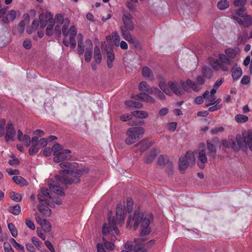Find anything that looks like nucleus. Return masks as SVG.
Here are the masks:
<instances>
[{"instance_id": "obj_1", "label": "nucleus", "mask_w": 252, "mask_h": 252, "mask_svg": "<svg viewBox=\"0 0 252 252\" xmlns=\"http://www.w3.org/2000/svg\"><path fill=\"white\" fill-rule=\"evenodd\" d=\"M71 151L68 149H64L60 153L54 155L53 161L57 163L61 162L59 165L63 169L60 170L59 174L56 175V179L61 183L64 185H70L72 183H78L80 182L79 178L82 175V172L79 169H76L75 164L71 163L65 160H70L71 156L69 155Z\"/></svg>"}, {"instance_id": "obj_2", "label": "nucleus", "mask_w": 252, "mask_h": 252, "mask_svg": "<svg viewBox=\"0 0 252 252\" xmlns=\"http://www.w3.org/2000/svg\"><path fill=\"white\" fill-rule=\"evenodd\" d=\"M143 213L135 211L133 217L130 216L127 221V227H131V222L133 221V228L136 230L141 222V236L147 235L151 232V228L149 227L151 220H153V216L152 214L149 215V218H144Z\"/></svg>"}, {"instance_id": "obj_3", "label": "nucleus", "mask_w": 252, "mask_h": 252, "mask_svg": "<svg viewBox=\"0 0 252 252\" xmlns=\"http://www.w3.org/2000/svg\"><path fill=\"white\" fill-rule=\"evenodd\" d=\"M231 17L236 23L245 28H248L252 26V17L248 14L247 10L245 7H240L233 10Z\"/></svg>"}, {"instance_id": "obj_4", "label": "nucleus", "mask_w": 252, "mask_h": 252, "mask_svg": "<svg viewBox=\"0 0 252 252\" xmlns=\"http://www.w3.org/2000/svg\"><path fill=\"white\" fill-rule=\"evenodd\" d=\"M218 59H215L212 57L208 58V61L211 66L214 70L228 71V66L232 63V60L224 53H219Z\"/></svg>"}, {"instance_id": "obj_5", "label": "nucleus", "mask_w": 252, "mask_h": 252, "mask_svg": "<svg viewBox=\"0 0 252 252\" xmlns=\"http://www.w3.org/2000/svg\"><path fill=\"white\" fill-rule=\"evenodd\" d=\"M238 150L241 147H249L252 151V130L245 131L242 134H237L235 139Z\"/></svg>"}, {"instance_id": "obj_6", "label": "nucleus", "mask_w": 252, "mask_h": 252, "mask_svg": "<svg viewBox=\"0 0 252 252\" xmlns=\"http://www.w3.org/2000/svg\"><path fill=\"white\" fill-rule=\"evenodd\" d=\"M145 130L142 127H132L127 130L126 132L127 138L125 143L127 145H131L143 136Z\"/></svg>"}, {"instance_id": "obj_7", "label": "nucleus", "mask_w": 252, "mask_h": 252, "mask_svg": "<svg viewBox=\"0 0 252 252\" xmlns=\"http://www.w3.org/2000/svg\"><path fill=\"white\" fill-rule=\"evenodd\" d=\"M197 83L190 79L187 81H182L180 85L184 90L187 92H190L191 91H198L200 90V85L204 83V79L203 77L198 76L197 78Z\"/></svg>"}, {"instance_id": "obj_8", "label": "nucleus", "mask_w": 252, "mask_h": 252, "mask_svg": "<svg viewBox=\"0 0 252 252\" xmlns=\"http://www.w3.org/2000/svg\"><path fill=\"white\" fill-rule=\"evenodd\" d=\"M195 158L193 153L188 151L185 156L179 158V167L180 171H184L189 166L194 164Z\"/></svg>"}, {"instance_id": "obj_9", "label": "nucleus", "mask_w": 252, "mask_h": 252, "mask_svg": "<svg viewBox=\"0 0 252 252\" xmlns=\"http://www.w3.org/2000/svg\"><path fill=\"white\" fill-rule=\"evenodd\" d=\"M144 240L137 239L135 240L136 244L134 246L133 251L135 252H147V248L152 247L155 244L154 240H149L147 243H143Z\"/></svg>"}, {"instance_id": "obj_10", "label": "nucleus", "mask_w": 252, "mask_h": 252, "mask_svg": "<svg viewBox=\"0 0 252 252\" xmlns=\"http://www.w3.org/2000/svg\"><path fill=\"white\" fill-rule=\"evenodd\" d=\"M107 220H108V224L103 223L102 226V232L103 236H104L108 234L110 230L114 231L116 234L119 235L120 230L117 228L116 220L114 218L111 219L109 216Z\"/></svg>"}, {"instance_id": "obj_11", "label": "nucleus", "mask_w": 252, "mask_h": 252, "mask_svg": "<svg viewBox=\"0 0 252 252\" xmlns=\"http://www.w3.org/2000/svg\"><path fill=\"white\" fill-rule=\"evenodd\" d=\"M5 140L8 142L10 140H13V138L15 135V130L12 123L6 124L5 127Z\"/></svg>"}, {"instance_id": "obj_12", "label": "nucleus", "mask_w": 252, "mask_h": 252, "mask_svg": "<svg viewBox=\"0 0 252 252\" xmlns=\"http://www.w3.org/2000/svg\"><path fill=\"white\" fill-rule=\"evenodd\" d=\"M131 98L137 100L144 101L151 103L155 102V99L147 94L140 93L137 94H132Z\"/></svg>"}, {"instance_id": "obj_13", "label": "nucleus", "mask_w": 252, "mask_h": 252, "mask_svg": "<svg viewBox=\"0 0 252 252\" xmlns=\"http://www.w3.org/2000/svg\"><path fill=\"white\" fill-rule=\"evenodd\" d=\"M131 98L137 100L144 101L151 103L155 102V99L147 94L140 93L137 94H132Z\"/></svg>"}, {"instance_id": "obj_14", "label": "nucleus", "mask_w": 252, "mask_h": 252, "mask_svg": "<svg viewBox=\"0 0 252 252\" xmlns=\"http://www.w3.org/2000/svg\"><path fill=\"white\" fill-rule=\"evenodd\" d=\"M69 33H70V36H69V45H70L71 48L74 49L76 47V41L75 40V37L76 34H77V30L76 29L75 26H71L69 29Z\"/></svg>"}, {"instance_id": "obj_15", "label": "nucleus", "mask_w": 252, "mask_h": 252, "mask_svg": "<svg viewBox=\"0 0 252 252\" xmlns=\"http://www.w3.org/2000/svg\"><path fill=\"white\" fill-rule=\"evenodd\" d=\"M132 19V16L131 14L128 12L124 13L123 17H122V20H123L124 26L121 27H125L129 30H133V26L131 21Z\"/></svg>"}, {"instance_id": "obj_16", "label": "nucleus", "mask_w": 252, "mask_h": 252, "mask_svg": "<svg viewBox=\"0 0 252 252\" xmlns=\"http://www.w3.org/2000/svg\"><path fill=\"white\" fill-rule=\"evenodd\" d=\"M167 85L172 94H175L177 95L182 94L183 90L178 83L169 81L168 82Z\"/></svg>"}, {"instance_id": "obj_17", "label": "nucleus", "mask_w": 252, "mask_h": 252, "mask_svg": "<svg viewBox=\"0 0 252 252\" xmlns=\"http://www.w3.org/2000/svg\"><path fill=\"white\" fill-rule=\"evenodd\" d=\"M17 13L16 11L14 10H10L7 13L6 16L2 18V22L4 24H9L10 22H13L16 18Z\"/></svg>"}, {"instance_id": "obj_18", "label": "nucleus", "mask_w": 252, "mask_h": 252, "mask_svg": "<svg viewBox=\"0 0 252 252\" xmlns=\"http://www.w3.org/2000/svg\"><path fill=\"white\" fill-rule=\"evenodd\" d=\"M116 217L117 219H114L116 220V222L119 221L120 223H122L124 222L125 219V213L124 211L123 210V207L122 204H119L117 205L116 208Z\"/></svg>"}, {"instance_id": "obj_19", "label": "nucleus", "mask_w": 252, "mask_h": 252, "mask_svg": "<svg viewBox=\"0 0 252 252\" xmlns=\"http://www.w3.org/2000/svg\"><path fill=\"white\" fill-rule=\"evenodd\" d=\"M221 145L225 148L232 147L235 150H238L235 138L232 137H229L228 140H222Z\"/></svg>"}, {"instance_id": "obj_20", "label": "nucleus", "mask_w": 252, "mask_h": 252, "mask_svg": "<svg viewBox=\"0 0 252 252\" xmlns=\"http://www.w3.org/2000/svg\"><path fill=\"white\" fill-rule=\"evenodd\" d=\"M158 164L160 166H167L170 168H172V163L169 160L167 156L160 155L158 158Z\"/></svg>"}, {"instance_id": "obj_21", "label": "nucleus", "mask_w": 252, "mask_h": 252, "mask_svg": "<svg viewBox=\"0 0 252 252\" xmlns=\"http://www.w3.org/2000/svg\"><path fill=\"white\" fill-rule=\"evenodd\" d=\"M204 146V143L200 144V147L202 148V149L198 153L199 162H198V166L201 168H205V150L203 149Z\"/></svg>"}, {"instance_id": "obj_22", "label": "nucleus", "mask_w": 252, "mask_h": 252, "mask_svg": "<svg viewBox=\"0 0 252 252\" xmlns=\"http://www.w3.org/2000/svg\"><path fill=\"white\" fill-rule=\"evenodd\" d=\"M107 65L109 68L113 67V62L114 60V53L112 48L106 49Z\"/></svg>"}, {"instance_id": "obj_23", "label": "nucleus", "mask_w": 252, "mask_h": 252, "mask_svg": "<svg viewBox=\"0 0 252 252\" xmlns=\"http://www.w3.org/2000/svg\"><path fill=\"white\" fill-rule=\"evenodd\" d=\"M142 75L148 80H155L154 74L152 70L148 67H144L141 70Z\"/></svg>"}, {"instance_id": "obj_24", "label": "nucleus", "mask_w": 252, "mask_h": 252, "mask_svg": "<svg viewBox=\"0 0 252 252\" xmlns=\"http://www.w3.org/2000/svg\"><path fill=\"white\" fill-rule=\"evenodd\" d=\"M121 30L122 36L124 38L130 43H133L134 40L133 39L131 35L129 33V31H132L133 30H129L128 28H126L125 27H121Z\"/></svg>"}, {"instance_id": "obj_25", "label": "nucleus", "mask_w": 252, "mask_h": 252, "mask_svg": "<svg viewBox=\"0 0 252 252\" xmlns=\"http://www.w3.org/2000/svg\"><path fill=\"white\" fill-rule=\"evenodd\" d=\"M136 147H140V151L143 152L151 146V142L146 139L142 140L135 145Z\"/></svg>"}, {"instance_id": "obj_26", "label": "nucleus", "mask_w": 252, "mask_h": 252, "mask_svg": "<svg viewBox=\"0 0 252 252\" xmlns=\"http://www.w3.org/2000/svg\"><path fill=\"white\" fill-rule=\"evenodd\" d=\"M240 52L239 48H227L224 50V54L231 60L235 59L236 56Z\"/></svg>"}, {"instance_id": "obj_27", "label": "nucleus", "mask_w": 252, "mask_h": 252, "mask_svg": "<svg viewBox=\"0 0 252 252\" xmlns=\"http://www.w3.org/2000/svg\"><path fill=\"white\" fill-rule=\"evenodd\" d=\"M157 156L156 150L154 149L151 151L150 153L146 154L144 158V161L145 163L150 164L154 160Z\"/></svg>"}, {"instance_id": "obj_28", "label": "nucleus", "mask_w": 252, "mask_h": 252, "mask_svg": "<svg viewBox=\"0 0 252 252\" xmlns=\"http://www.w3.org/2000/svg\"><path fill=\"white\" fill-rule=\"evenodd\" d=\"M49 188L52 192L57 194L60 195V196H63L64 194L63 188L58 185L51 184L49 185Z\"/></svg>"}, {"instance_id": "obj_29", "label": "nucleus", "mask_w": 252, "mask_h": 252, "mask_svg": "<svg viewBox=\"0 0 252 252\" xmlns=\"http://www.w3.org/2000/svg\"><path fill=\"white\" fill-rule=\"evenodd\" d=\"M215 94H212L211 90L210 92L206 91V106L209 107L210 104H212L215 100Z\"/></svg>"}, {"instance_id": "obj_30", "label": "nucleus", "mask_w": 252, "mask_h": 252, "mask_svg": "<svg viewBox=\"0 0 252 252\" xmlns=\"http://www.w3.org/2000/svg\"><path fill=\"white\" fill-rule=\"evenodd\" d=\"M232 76L233 80H237L241 77L243 72L240 67L235 66L233 67L232 70Z\"/></svg>"}, {"instance_id": "obj_31", "label": "nucleus", "mask_w": 252, "mask_h": 252, "mask_svg": "<svg viewBox=\"0 0 252 252\" xmlns=\"http://www.w3.org/2000/svg\"><path fill=\"white\" fill-rule=\"evenodd\" d=\"M139 90L141 92H146L148 94L152 92V89L153 88L150 87L147 82L142 81L140 83L139 87H138Z\"/></svg>"}, {"instance_id": "obj_32", "label": "nucleus", "mask_w": 252, "mask_h": 252, "mask_svg": "<svg viewBox=\"0 0 252 252\" xmlns=\"http://www.w3.org/2000/svg\"><path fill=\"white\" fill-rule=\"evenodd\" d=\"M62 32L63 36L64 37L63 40V44L66 47H68L69 42L68 40L67 39V37L69 33V30H68L67 26L64 25L63 26Z\"/></svg>"}, {"instance_id": "obj_33", "label": "nucleus", "mask_w": 252, "mask_h": 252, "mask_svg": "<svg viewBox=\"0 0 252 252\" xmlns=\"http://www.w3.org/2000/svg\"><path fill=\"white\" fill-rule=\"evenodd\" d=\"M79 40L78 42V54L80 56L84 52V46L83 42V36L81 34H78Z\"/></svg>"}, {"instance_id": "obj_34", "label": "nucleus", "mask_w": 252, "mask_h": 252, "mask_svg": "<svg viewBox=\"0 0 252 252\" xmlns=\"http://www.w3.org/2000/svg\"><path fill=\"white\" fill-rule=\"evenodd\" d=\"M125 105L129 108H140L142 106L141 103L135 100H126Z\"/></svg>"}, {"instance_id": "obj_35", "label": "nucleus", "mask_w": 252, "mask_h": 252, "mask_svg": "<svg viewBox=\"0 0 252 252\" xmlns=\"http://www.w3.org/2000/svg\"><path fill=\"white\" fill-rule=\"evenodd\" d=\"M102 60L101 52L99 50L98 46H94V60L95 63H99Z\"/></svg>"}, {"instance_id": "obj_36", "label": "nucleus", "mask_w": 252, "mask_h": 252, "mask_svg": "<svg viewBox=\"0 0 252 252\" xmlns=\"http://www.w3.org/2000/svg\"><path fill=\"white\" fill-rule=\"evenodd\" d=\"M25 21L22 20L20 23L18 24L17 30H13V33L14 34H21L25 30Z\"/></svg>"}, {"instance_id": "obj_37", "label": "nucleus", "mask_w": 252, "mask_h": 252, "mask_svg": "<svg viewBox=\"0 0 252 252\" xmlns=\"http://www.w3.org/2000/svg\"><path fill=\"white\" fill-rule=\"evenodd\" d=\"M217 7L220 10H224L229 6V2L227 0H220L217 4Z\"/></svg>"}, {"instance_id": "obj_38", "label": "nucleus", "mask_w": 252, "mask_h": 252, "mask_svg": "<svg viewBox=\"0 0 252 252\" xmlns=\"http://www.w3.org/2000/svg\"><path fill=\"white\" fill-rule=\"evenodd\" d=\"M132 115L134 118H139L140 119L147 118L148 116L146 111L142 110H136L133 111Z\"/></svg>"}, {"instance_id": "obj_39", "label": "nucleus", "mask_w": 252, "mask_h": 252, "mask_svg": "<svg viewBox=\"0 0 252 252\" xmlns=\"http://www.w3.org/2000/svg\"><path fill=\"white\" fill-rule=\"evenodd\" d=\"M249 118L247 116L244 114H239L236 115L235 117V120L237 123L243 124L247 122Z\"/></svg>"}, {"instance_id": "obj_40", "label": "nucleus", "mask_w": 252, "mask_h": 252, "mask_svg": "<svg viewBox=\"0 0 252 252\" xmlns=\"http://www.w3.org/2000/svg\"><path fill=\"white\" fill-rule=\"evenodd\" d=\"M158 86L160 90L163 91L165 94L168 95H172V93L170 91V89L168 88V86H167L166 84L162 81H160L158 84Z\"/></svg>"}, {"instance_id": "obj_41", "label": "nucleus", "mask_w": 252, "mask_h": 252, "mask_svg": "<svg viewBox=\"0 0 252 252\" xmlns=\"http://www.w3.org/2000/svg\"><path fill=\"white\" fill-rule=\"evenodd\" d=\"M9 241L10 244H12L14 248L17 250L18 251L20 252H25L24 247L22 245L17 243L14 238H11Z\"/></svg>"}, {"instance_id": "obj_42", "label": "nucleus", "mask_w": 252, "mask_h": 252, "mask_svg": "<svg viewBox=\"0 0 252 252\" xmlns=\"http://www.w3.org/2000/svg\"><path fill=\"white\" fill-rule=\"evenodd\" d=\"M224 80V79L222 78L217 79L213 86V88L211 90V93L212 94H216L217 90L223 83Z\"/></svg>"}, {"instance_id": "obj_43", "label": "nucleus", "mask_w": 252, "mask_h": 252, "mask_svg": "<svg viewBox=\"0 0 252 252\" xmlns=\"http://www.w3.org/2000/svg\"><path fill=\"white\" fill-rule=\"evenodd\" d=\"M8 211L12 214L18 215L20 214L21 207L19 205L17 204L14 206L9 207Z\"/></svg>"}, {"instance_id": "obj_44", "label": "nucleus", "mask_w": 252, "mask_h": 252, "mask_svg": "<svg viewBox=\"0 0 252 252\" xmlns=\"http://www.w3.org/2000/svg\"><path fill=\"white\" fill-rule=\"evenodd\" d=\"M40 225L45 232L51 231V224L48 220H43L42 222H40Z\"/></svg>"}, {"instance_id": "obj_45", "label": "nucleus", "mask_w": 252, "mask_h": 252, "mask_svg": "<svg viewBox=\"0 0 252 252\" xmlns=\"http://www.w3.org/2000/svg\"><path fill=\"white\" fill-rule=\"evenodd\" d=\"M37 199H38L39 203L44 202L45 204L52 206V205L50 203L49 199L40 193L37 194Z\"/></svg>"}, {"instance_id": "obj_46", "label": "nucleus", "mask_w": 252, "mask_h": 252, "mask_svg": "<svg viewBox=\"0 0 252 252\" xmlns=\"http://www.w3.org/2000/svg\"><path fill=\"white\" fill-rule=\"evenodd\" d=\"M140 118L137 117H132L131 120L128 122V125L131 126L140 125L143 124V121L140 120Z\"/></svg>"}, {"instance_id": "obj_47", "label": "nucleus", "mask_w": 252, "mask_h": 252, "mask_svg": "<svg viewBox=\"0 0 252 252\" xmlns=\"http://www.w3.org/2000/svg\"><path fill=\"white\" fill-rule=\"evenodd\" d=\"M13 180L16 184L25 186L26 184V180L21 176H14L13 177Z\"/></svg>"}, {"instance_id": "obj_48", "label": "nucleus", "mask_w": 252, "mask_h": 252, "mask_svg": "<svg viewBox=\"0 0 252 252\" xmlns=\"http://www.w3.org/2000/svg\"><path fill=\"white\" fill-rule=\"evenodd\" d=\"M8 228L9 231H10L11 234H12L13 237L14 238L17 237L18 235V232L14 224L12 223H8Z\"/></svg>"}, {"instance_id": "obj_49", "label": "nucleus", "mask_w": 252, "mask_h": 252, "mask_svg": "<svg viewBox=\"0 0 252 252\" xmlns=\"http://www.w3.org/2000/svg\"><path fill=\"white\" fill-rule=\"evenodd\" d=\"M102 241L103 245H104V246L107 250L112 251L114 249V245L112 242L107 241L106 240L105 237H103Z\"/></svg>"}, {"instance_id": "obj_50", "label": "nucleus", "mask_w": 252, "mask_h": 252, "mask_svg": "<svg viewBox=\"0 0 252 252\" xmlns=\"http://www.w3.org/2000/svg\"><path fill=\"white\" fill-rule=\"evenodd\" d=\"M37 209H38L40 212L44 214H47V212H49V214L51 212V210L49 209L48 207H45L43 205V202L40 203V204L37 205Z\"/></svg>"}, {"instance_id": "obj_51", "label": "nucleus", "mask_w": 252, "mask_h": 252, "mask_svg": "<svg viewBox=\"0 0 252 252\" xmlns=\"http://www.w3.org/2000/svg\"><path fill=\"white\" fill-rule=\"evenodd\" d=\"M52 17V15L50 12H46L40 14L39 17V21H48L49 18Z\"/></svg>"}, {"instance_id": "obj_52", "label": "nucleus", "mask_w": 252, "mask_h": 252, "mask_svg": "<svg viewBox=\"0 0 252 252\" xmlns=\"http://www.w3.org/2000/svg\"><path fill=\"white\" fill-rule=\"evenodd\" d=\"M40 148V147L37 146V145H32L29 150L30 155L33 156L35 155L39 151Z\"/></svg>"}, {"instance_id": "obj_53", "label": "nucleus", "mask_w": 252, "mask_h": 252, "mask_svg": "<svg viewBox=\"0 0 252 252\" xmlns=\"http://www.w3.org/2000/svg\"><path fill=\"white\" fill-rule=\"evenodd\" d=\"M63 149L61 145L59 143H56L53 145L52 150L53 152V155H57V154L61 152L60 151L62 150Z\"/></svg>"}, {"instance_id": "obj_54", "label": "nucleus", "mask_w": 252, "mask_h": 252, "mask_svg": "<svg viewBox=\"0 0 252 252\" xmlns=\"http://www.w3.org/2000/svg\"><path fill=\"white\" fill-rule=\"evenodd\" d=\"M133 118L132 114H126L122 115L120 117V120L123 122L130 121Z\"/></svg>"}, {"instance_id": "obj_55", "label": "nucleus", "mask_w": 252, "mask_h": 252, "mask_svg": "<svg viewBox=\"0 0 252 252\" xmlns=\"http://www.w3.org/2000/svg\"><path fill=\"white\" fill-rule=\"evenodd\" d=\"M20 141L23 142L27 147H29L31 144V138L28 135L25 134Z\"/></svg>"}, {"instance_id": "obj_56", "label": "nucleus", "mask_w": 252, "mask_h": 252, "mask_svg": "<svg viewBox=\"0 0 252 252\" xmlns=\"http://www.w3.org/2000/svg\"><path fill=\"white\" fill-rule=\"evenodd\" d=\"M247 0H234L233 4L236 7H245L244 5L247 3Z\"/></svg>"}, {"instance_id": "obj_57", "label": "nucleus", "mask_w": 252, "mask_h": 252, "mask_svg": "<svg viewBox=\"0 0 252 252\" xmlns=\"http://www.w3.org/2000/svg\"><path fill=\"white\" fill-rule=\"evenodd\" d=\"M40 193H41V194L44 195L46 197L48 198L49 199H52L51 195H50L49 193V190L47 188L43 187L42 188H41L40 190Z\"/></svg>"}, {"instance_id": "obj_58", "label": "nucleus", "mask_w": 252, "mask_h": 252, "mask_svg": "<svg viewBox=\"0 0 252 252\" xmlns=\"http://www.w3.org/2000/svg\"><path fill=\"white\" fill-rule=\"evenodd\" d=\"M92 50L86 49L85 52V59L87 62H90L92 59Z\"/></svg>"}, {"instance_id": "obj_59", "label": "nucleus", "mask_w": 252, "mask_h": 252, "mask_svg": "<svg viewBox=\"0 0 252 252\" xmlns=\"http://www.w3.org/2000/svg\"><path fill=\"white\" fill-rule=\"evenodd\" d=\"M133 202L132 199L130 197H128L127 199V211L129 213L131 212L133 209Z\"/></svg>"}, {"instance_id": "obj_60", "label": "nucleus", "mask_w": 252, "mask_h": 252, "mask_svg": "<svg viewBox=\"0 0 252 252\" xmlns=\"http://www.w3.org/2000/svg\"><path fill=\"white\" fill-rule=\"evenodd\" d=\"M10 198L14 201L20 202L21 201L22 197L20 194L13 192V194L11 195Z\"/></svg>"}, {"instance_id": "obj_61", "label": "nucleus", "mask_w": 252, "mask_h": 252, "mask_svg": "<svg viewBox=\"0 0 252 252\" xmlns=\"http://www.w3.org/2000/svg\"><path fill=\"white\" fill-rule=\"evenodd\" d=\"M32 240L33 244H34L37 249H39L41 248L42 244L38 238L34 237L32 238Z\"/></svg>"}, {"instance_id": "obj_62", "label": "nucleus", "mask_w": 252, "mask_h": 252, "mask_svg": "<svg viewBox=\"0 0 252 252\" xmlns=\"http://www.w3.org/2000/svg\"><path fill=\"white\" fill-rule=\"evenodd\" d=\"M26 224L29 228L33 230L35 228V226L32 221L29 219H27L25 221Z\"/></svg>"}, {"instance_id": "obj_63", "label": "nucleus", "mask_w": 252, "mask_h": 252, "mask_svg": "<svg viewBox=\"0 0 252 252\" xmlns=\"http://www.w3.org/2000/svg\"><path fill=\"white\" fill-rule=\"evenodd\" d=\"M55 20L59 24H62L64 22L63 16L60 13L57 14L55 16Z\"/></svg>"}, {"instance_id": "obj_64", "label": "nucleus", "mask_w": 252, "mask_h": 252, "mask_svg": "<svg viewBox=\"0 0 252 252\" xmlns=\"http://www.w3.org/2000/svg\"><path fill=\"white\" fill-rule=\"evenodd\" d=\"M3 247H4L5 252H11L13 250L12 247H11L10 244L7 242L4 243V244H3Z\"/></svg>"}]
</instances>
